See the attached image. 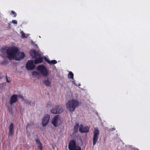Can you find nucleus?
Listing matches in <instances>:
<instances>
[{
	"label": "nucleus",
	"mask_w": 150,
	"mask_h": 150,
	"mask_svg": "<svg viewBox=\"0 0 150 150\" xmlns=\"http://www.w3.org/2000/svg\"><path fill=\"white\" fill-rule=\"evenodd\" d=\"M74 82H75V81H73V83H74Z\"/></svg>",
	"instance_id": "obj_32"
},
{
	"label": "nucleus",
	"mask_w": 150,
	"mask_h": 150,
	"mask_svg": "<svg viewBox=\"0 0 150 150\" xmlns=\"http://www.w3.org/2000/svg\"><path fill=\"white\" fill-rule=\"evenodd\" d=\"M8 79V78H6V81L7 82H9L10 81V79Z\"/></svg>",
	"instance_id": "obj_29"
},
{
	"label": "nucleus",
	"mask_w": 150,
	"mask_h": 150,
	"mask_svg": "<svg viewBox=\"0 0 150 150\" xmlns=\"http://www.w3.org/2000/svg\"><path fill=\"white\" fill-rule=\"evenodd\" d=\"M36 58L35 60V64H37L40 63L43 60V58L42 57H39L38 58Z\"/></svg>",
	"instance_id": "obj_14"
},
{
	"label": "nucleus",
	"mask_w": 150,
	"mask_h": 150,
	"mask_svg": "<svg viewBox=\"0 0 150 150\" xmlns=\"http://www.w3.org/2000/svg\"><path fill=\"white\" fill-rule=\"evenodd\" d=\"M68 77L69 78L73 79L74 74L71 71L69 72V74H68Z\"/></svg>",
	"instance_id": "obj_21"
},
{
	"label": "nucleus",
	"mask_w": 150,
	"mask_h": 150,
	"mask_svg": "<svg viewBox=\"0 0 150 150\" xmlns=\"http://www.w3.org/2000/svg\"><path fill=\"white\" fill-rule=\"evenodd\" d=\"M30 54L33 58L37 57L38 56L37 53L34 50H31L30 52Z\"/></svg>",
	"instance_id": "obj_13"
},
{
	"label": "nucleus",
	"mask_w": 150,
	"mask_h": 150,
	"mask_svg": "<svg viewBox=\"0 0 150 150\" xmlns=\"http://www.w3.org/2000/svg\"><path fill=\"white\" fill-rule=\"evenodd\" d=\"M79 131L81 133H87L88 132L89 129L87 126H84L81 125L79 126Z\"/></svg>",
	"instance_id": "obj_10"
},
{
	"label": "nucleus",
	"mask_w": 150,
	"mask_h": 150,
	"mask_svg": "<svg viewBox=\"0 0 150 150\" xmlns=\"http://www.w3.org/2000/svg\"><path fill=\"white\" fill-rule=\"evenodd\" d=\"M63 110L61 106L58 105L53 108L51 110V112L52 113L54 114L60 113L62 112Z\"/></svg>",
	"instance_id": "obj_6"
},
{
	"label": "nucleus",
	"mask_w": 150,
	"mask_h": 150,
	"mask_svg": "<svg viewBox=\"0 0 150 150\" xmlns=\"http://www.w3.org/2000/svg\"><path fill=\"white\" fill-rule=\"evenodd\" d=\"M12 22L14 24H17V21L16 20H13Z\"/></svg>",
	"instance_id": "obj_26"
},
{
	"label": "nucleus",
	"mask_w": 150,
	"mask_h": 150,
	"mask_svg": "<svg viewBox=\"0 0 150 150\" xmlns=\"http://www.w3.org/2000/svg\"><path fill=\"white\" fill-rule=\"evenodd\" d=\"M35 45L36 47H38V46L36 44H35Z\"/></svg>",
	"instance_id": "obj_31"
},
{
	"label": "nucleus",
	"mask_w": 150,
	"mask_h": 150,
	"mask_svg": "<svg viewBox=\"0 0 150 150\" xmlns=\"http://www.w3.org/2000/svg\"><path fill=\"white\" fill-rule=\"evenodd\" d=\"M44 83L47 86H50L51 84L50 82L48 80H45L44 81Z\"/></svg>",
	"instance_id": "obj_22"
},
{
	"label": "nucleus",
	"mask_w": 150,
	"mask_h": 150,
	"mask_svg": "<svg viewBox=\"0 0 150 150\" xmlns=\"http://www.w3.org/2000/svg\"><path fill=\"white\" fill-rule=\"evenodd\" d=\"M18 97L23 99V97L22 95H19L18 96Z\"/></svg>",
	"instance_id": "obj_28"
},
{
	"label": "nucleus",
	"mask_w": 150,
	"mask_h": 150,
	"mask_svg": "<svg viewBox=\"0 0 150 150\" xmlns=\"http://www.w3.org/2000/svg\"><path fill=\"white\" fill-rule=\"evenodd\" d=\"M63 121L62 118L59 115H57L53 117L51 123L55 127H57L61 125Z\"/></svg>",
	"instance_id": "obj_3"
},
{
	"label": "nucleus",
	"mask_w": 150,
	"mask_h": 150,
	"mask_svg": "<svg viewBox=\"0 0 150 150\" xmlns=\"http://www.w3.org/2000/svg\"><path fill=\"white\" fill-rule=\"evenodd\" d=\"M79 127V124L76 123L74 126V129L75 131H76L78 130Z\"/></svg>",
	"instance_id": "obj_24"
},
{
	"label": "nucleus",
	"mask_w": 150,
	"mask_h": 150,
	"mask_svg": "<svg viewBox=\"0 0 150 150\" xmlns=\"http://www.w3.org/2000/svg\"><path fill=\"white\" fill-rule=\"evenodd\" d=\"M35 141L36 143L38 145V146L40 148V150H42V145L40 141L39 140L37 139Z\"/></svg>",
	"instance_id": "obj_18"
},
{
	"label": "nucleus",
	"mask_w": 150,
	"mask_h": 150,
	"mask_svg": "<svg viewBox=\"0 0 150 150\" xmlns=\"http://www.w3.org/2000/svg\"><path fill=\"white\" fill-rule=\"evenodd\" d=\"M68 148L69 150H81V147L76 145L75 142L73 140L70 142Z\"/></svg>",
	"instance_id": "obj_5"
},
{
	"label": "nucleus",
	"mask_w": 150,
	"mask_h": 150,
	"mask_svg": "<svg viewBox=\"0 0 150 150\" xmlns=\"http://www.w3.org/2000/svg\"><path fill=\"white\" fill-rule=\"evenodd\" d=\"M115 130V128H111V129H109V131H113Z\"/></svg>",
	"instance_id": "obj_27"
},
{
	"label": "nucleus",
	"mask_w": 150,
	"mask_h": 150,
	"mask_svg": "<svg viewBox=\"0 0 150 150\" xmlns=\"http://www.w3.org/2000/svg\"><path fill=\"white\" fill-rule=\"evenodd\" d=\"M20 33L21 34V38H26L29 35L28 34L24 33L23 31H21Z\"/></svg>",
	"instance_id": "obj_17"
},
{
	"label": "nucleus",
	"mask_w": 150,
	"mask_h": 150,
	"mask_svg": "<svg viewBox=\"0 0 150 150\" xmlns=\"http://www.w3.org/2000/svg\"><path fill=\"white\" fill-rule=\"evenodd\" d=\"M99 131L95 129L93 132V144L94 145L96 144L98 138Z\"/></svg>",
	"instance_id": "obj_8"
},
{
	"label": "nucleus",
	"mask_w": 150,
	"mask_h": 150,
	"mask_svg": "<svg viewBox=\"0 0 150 150\" xmlns=\"http://www.w3.org/2000/svg\"><path fill=\"white\" fill-rule=\"evenodd\" d=\"M24 101L26 103L29 104L30 105L33 106L34 105L33 103L30 100H25Z\"/></svg>",
	"instance_id": "obj_20"
},
{
	"label": "nucleus",
	"mask_w": 150,
	"mask_h": 150,
	"mask_svg": "<svg viewBox=\"0 0 150 150\" xmlns=\"http://www.w3.org/2000/svg\"><path fill=\"white\" fill-rule=\"evenodd\" d=\"M35 67L33 64V61L28 60V61L26 65V67L28 70H32Z\"/></svg>",
	"instance_id": "obj_9"
},
{
	"label": "nucleus",
	"mask_w": 150,
	"mask_h": 150,
	"mask_svg": "<svg viewBox=\"0 0 150 150\" xmlns=\"http://www.w3.org/2000/svg\"><path fill=\"white\" fill-rule=\"evenodd\" d=\"M14 133V125L11 123L9 126V136H10L13 134Z\"/></svg>",
	"instance_id": "obj_12"
},
{
	"label": "nucleus",
	"mask_w": 150,
	"mask_h": 150,
	"mask_svg": "<svg viewBox=\"0 0 150 150\" xmlns=\"http://www.w3.org/2000/svg\"><path fill=\"white\" fill-rule=\"evenodd\" d=\"M37 70L40 74L44 76H46L48 75V71L46 68L44 66L40 65L37 67Z\"/></svg>",
	"instance_id": "obj_4"
},
{
	"label": "nucleus",
	"mask_w": 150,
	"mask_h": 150,
	"mask_svg": "<svg viewBox=\"0 0 150 150\" xmlns=\"http://www.w3.org/2000/svg\"><path fill=\"white\" fill-rule=\"evenodd\" d=\"M80 104L79 101L76 99H71L66 103V106L67 109L70 112H73Z\"/></svg>",
	"instance_id": "obj_2"
},
{
	"label": "nucleus",
	"mask_w": 150,
	"mask_h": 150,
	"mask_svg": "<svg viewBox=\"0 0 150 150\" xmlns=\"http://www.w3.org/2000/svg\"><path fill=\"white\" fill-rule=\"evenodd\" d=\"M17 95H13L11 96L10 99V104L11 105H12L17 101Z\"/></svg>",
	"instance_id": "obj_11"
},
{
	"label": "nucleus",
	"mask_w": 150,
	"mask_h": 150,
	"mask_svg": "<svg viewBox=\"0 0 150 150\" xmlns=\"http://www.w3.org/2000/svg\"><path fill=\"white\" fill-rule=\"evenodd\" d=\"M50 117V115L48 114L45 115L42 120V125L43 127L46 126L48 123Z\"/></svg>",
	"instance_id": "obj_7"
},
{
	"label": "nucleus",
	"mask_w": 150,
	"mask_h": 150,
	"mask_svg": "<svg viewBox=\"0 0 150 150\" xmlns=\"http://www.w3.org/2000/svg\"><path fill=\"white\" fill-rule=\"evenodd\" d=\"M5 50L4 48H1L0 50V55L2 57H4L5 54Z\"/></svg>",
	"instance_id": "obj_16"
},
{
	"label": "nucleus",
	"mask_w": 150,
	"mask_h": 150,
	"mask_svg": "<svg viewBox=\"0 0 150 150\" xmlns=\"http://www.w3.org/2000/svg\"><path fill=\"white\" fill-rule=\"evenodd\" d=\"M46 61L47 62L50 64H55L57 63V61L55 60H52L51 61H50L47 59H46Z\"/></svg>",
	"instance_id": "obj_15"
},
{
	"label": "nucleus",
	"mask_w": 150,
	"mask_h": 150,
	"mask_svg": "<svg viewBox=\"0 0 150 150\" xmlns=\"http://www.w3.org/2000/svg\"><path fill=\"white\" fill-rule=\"evenodd\" d=\"M32 75L36 77L40 75V73L37 71H33L32 72Z\"/></svg>",
	"instance_id": "obj_23"
},
{
	"label": "nucleus",
	"mask_w": 150,
	"mask_h": 150,
	"mask_svg": "<svg viewBox=\"0 0 150 150\" xmlns=\"http://www.w3.org/2000/svg\"><path fill=\"white\" fill-rule=\"evenodd\" d=\"M79 86H80V84H79Z\"/></svg>",
	"instance_id": "obj_33"
},
{
	"label": "nucleus",
	"mask_w": 150,
	"mask_h": 150,
	"mask_svg": "<svg viewBox=\"0 0 150 150\" xmlns=\"http://www.w3.org/2000/svg\"><path fill=\"white\" fill-rule=\"evenodd\" d=\"M35 141L36 143L38 145V146L40 148V150H42V145L40 141L39 140L37 139Z\"/></svg>",
	"instance_id": "obj_19"
},
{
	"label": "nucleus",
	"mask_w": 150,
	"mask_h": 150,
	"mask_svg": "<svg viewBox=\"0 0 150 150\" xmlns=\"http://www.w3.org/2000/svg\"><path fill=\"white\" fill-rule=\"evenodd\" d=\"M11 13L14 15V17H15L16 15V13L15 12V11H12L11 12Z\"/></svg>",
	"instance_id": "obj_25"
},
{
	"label": "nucleus",
	"mask_w": 150,
	"mask_h": 150,
	"mask_svg": "<svg viewBox=\"0 0 150 150\" xmlns=\"http://www.w3.org/2000/svg\"><path fill=\"white\" fill-rule=\"evenodd\" d=\"M31 43L32 44H34V42H33V41H31Z\"/></svg>",
	"instance_id": "obj_30"
},
{
	"label": "nucleus",
	"mask_w": 150,
	"mask_h": 150,
	"mask_svg": "<svg viewBox=\"0 0 150 150\" xmlns=\"http://www.w3.org/2000/svg\"><path fill=\"white\" fill-rule=\"evenodd\" d=\"M6 54L9 59H14L16 60L22 59L25 56L23 52H19L17 47H15L9 48L6 51Z\"/></svg>",
	"instance_id": "obj_1"
}]
</instances>
